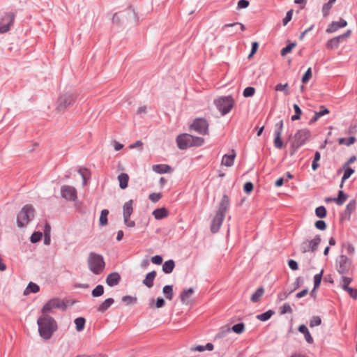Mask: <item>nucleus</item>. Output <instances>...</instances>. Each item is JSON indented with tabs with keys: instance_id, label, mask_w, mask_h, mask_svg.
Returning a JSON list of instances; mask_svg holds the SVG:
<instances>
[{
	"instance_id": "cd10ccee",
	"label": "nucleus",
	"mask_w": 357,
	"mask_h": 357,
	"mask_svg": "<svg viewBox=\"0 0 357 357\" xmlns=\"http://www.w3.org/2000/svg\"><path fill=\"white\" fill-rule=\"evenodd\" d=\"M343 169H344V172L343 176L342 177L341 183L340 185V187L341 188H343L344 182L346 180H347L354 173V169H353L351 167H349L348 166Z\"/></svg>"
},
{
	"instance_id": "412c9836",
	"label": "nucleus",
	"mask_w": 357,
	"mask_h": 357,
	"mask_svg": "<svg viewBox=\"0 0 357 357\" xmlns=\"http://www.w3.org/2000/svg\"><path fill=\"white\" fill-rule=\"evenodd\" d=\"M298 331L304 335L305 339L308 344H312L314 342L313 337H312L308 328L305 325H300L298 326Z\"/></svg>"
},
{
	"instance_id": "5fc2aeb1",
	"label": "nucleus",
	"mask_w": 357,
	"mask_h": 357,
	"mask_svg": "<svg viewBox=\"0 0 357 357\" xmlns=\"http://www.w3.org/2000/svg\"><path fill=\"white\" fill-rule=\"evenodd\" d=\"M314 226L317 229H319V230H325L326 229V223L325 222L324 220H317L314 223Z\"/></svg>"
},
{
	"instance_id": "13d9d810",
	"label": "nucleus",
	"mask_w": 357,
	"mask_h": 357,
	"mask_svg": "<svg viewBox=\"0 0 357 357\" xmlns=\"http://www.w3.org/2000/svg\"><path fill=\"white\" fill-rule=\"evenodd\" d=\"M162 197V194L161 193H151L149 195V199L151 201H152L153 202L155 203L157 202H158Z\"/></svg>"
},
{
	"instance_id": "c756f323",
	"label": "nucleus",
	"mask_w": 357,
	"mask_h": 357,
	"mask_svg": "<svg viewBox=\"0 0 357 357\" xmlns=\"http://www.w3.org/2000/svg\"><path fill=\"white\" fill-rule=\"evenodd\" d=\"M264 293V289L263 287H259L256 291L252 295L250 300L253 303H257L259 301L260 298Z\"/></svg>"
},
{
	"instance_id": "69168bd1",
	"label": "nucleus",
	"mask_w": 357,
	"mask_h": 357,
	"mask_svg": "<svg viewBox=\"0 0 357 357\" xmlns=\"http://www.w3.org/2000/svg\"><path fill=\"white\" fill-rule=\"evenodd\" d=\"M316 113H317V115H319L320 117L326 115V114H328L330 113V111L328 109H327L326 107H325L324 105H321L320 107V109L319 111L318 112H316Z\"/></svg>"
},
{
	"instance_id": "4be33fe9",
	"label": "nucleus",
	"mask_w": 357,
	"mask_h": 357,
	"mask_svg": "<svg viewBox=\"0 0 357 357\" xmlns=\"http://www.w3.org/2000/svg\"><path fill=\"white\" fill-rule=\"evenodd\" d=\"M114 303V300L112 298H109L105 300L97 308V311L100 313L105 312L111 305Z\"/></svg>"
},
{
	"instance_id": "6ab92c4d",
	"label": "nucleus",
	"mask_w": 357,
	"mask_h": 357,
	"mask_svg": "<svg viewBox=\"0 0 357 357\" xmlns=\"http://www.w3.org/2000/svg\"><path fill=\"white\" fill-rule=\"evenodd\" d=\"M153 170L158 174L169 173L172 171V167L165 164L155 165L152 167Z\"/></svg>"
},
{
	"instance_id": "4c0bfd02",
	"label": "nucleus",
	"mask_w": 357,
	"mask_h": 357,
	"mask_svg": "<svg viewBox=\"0 0 357 357\" xmlns=\"http://www.w3.org/2000/svg\"><path fill=\"white\" fill-rule=\"evenodd\" d=\"M356 141V139L354 136H351L348 138L347 140H346L345 138H340L338 139V143L340 144H345L347 146H351V144H354Z\"/></svg>"
},
{
	"instance_id": "6e6d98bb",
	"label": "nucleus",
	"mask_w": 357,
	"mask_h": 357,
	"mask_svg": "<svg viewBox=\"0 0 357 357\" xmlns=\"http://www.w3.org/2000/svg\"><path fill=\"white\" fill-rule=\"evenodd\" d=\"M312 77V70L311 68H309L302 77V82L305 84L307 83Z\"/></svg>"
},
{
	"instance_id": "aec40b11",
	"label": "nucleus",
	"mask_w": 357,
	"mask_h": 357,
	"mask_svg": "<svg viewBox=\"0 0 357 357\" xmlns=\"http://www.w3.org/2000/svg\"><path fill=\"white\" fill-rule=\"evenodd\" d=\"M156 271H153L147 273L145 278L143 280L142 283L148 288H151L153 286V281L156 277Z\"/></svg>"
},
{
	"instance_id": "49530a36",
	"label": "nucleus",
	"mask_w": 357,
	"mask_h": 357,
	"mask_svg": "<svg viewBox=\"0 0 357 357\" xmlns=\"http://www.w3.org/2000/svg\"><path fill=\"white\" fill-rule=\"evenodd\" d=\"M326 46L327 49L334 50L339 47V44H338V42L337 41V40H335V38H333L330 39L329 40H328Z\"/></svg>"
},
{
	"instance_id": "3c124183",
	"label": "nucleus",
	"mask_w": 357,
	"mask_h": 357,
	"mask_svg": "<svg viewBox=\"0 0 357 357\" xmlns=\"http://www.w3.org/2000/svg\"><path fill=\"white\" fill-rule=\"evenodd\" d=\"M274 146L277 149H282L283 147V142L281 139V135H280L279 133L275 135Z\"/></svg>"
},
{
	"instance_id": "774afa93",
	"label": "nucleus",
	"mask_w": 357,
	"mask_h": 357,
	"mask_svg": "<svg viewBox=\"0 0 357 357\" xmlns=\"http://www.w3.org/2000/svg\"><path fill=\"white\" fill-rule=\"evenodd\" d=\"M283 128V121H280L275 125V135L280 134L282 135Z\"/></svg>"
},
{
	"instance_id": "a878e982",
	"label": "nucleus",
	"mask_w": 357,
	"mask_h": 357,
	"mask_svg": "<svg viewBox=\"0 0 357 357\" xmlns=\"http://www.w3.org/2000/svg\"><path fill=\"white\" fill-rule=\"evenodd\" d=\"M118 180L119 181V187L121 189H126L128 185L129 176L126 173H121L118 176Z\"/></svg>"
},
{
	"instance_id": "72a5a7b5",
	"label": "nucleus",
	"mask_w": 357,
	"mask_h": 357,
	"mask_svg": "<svg viewBox=\"0 0 357 357\" xmlns=\"http://www.w3.org/2000/svg\"><path fill=\"white\" fill-rule=\"evenodd\" d=\"M348 198V195L342 190L338 192L337 197H336V204L339 206L342 205Z\"/></svg>"
},
{
	"instance_id": "864d4df0",
	"label": "nucleus",
	"mask_w": 357,
	"mask_h": 357,
	"mask_svg": "<svg viewBox=\"0 0 357 357\" xmlns=\"http://www.w3.org/2000/svg\"><path fill=\"white\" fill-rule=\"evenodd\" d=\"M351 31L347 30L344 33L338 36L334 37L335 40L338 42V44L340 45V43H342L344 39L349 37L351 36Z\"/></svg>"
},
{
	"instance_id": "6e6552de",
	"label": "nucleus",
	"mask_w": 357,
	"mask_h": 357,
	"mask_svg": "<svg viewBox=\"0 0 357 357\" xmlns=\"http://www.w3.org/2000/svg\"><path fill=\"white\" fill-rule=\"evenodd\" d=\"M335 263L337 271L340 275H349L351 271V259L346 255H342L337 258Z\"/></svg>"
},
{
	"instance_id": "052dcab7",
	"label": "nucleus",
	"mask_w": 357,
	"mask_h": 357,
	"mask_svg": "<svg viewBox=\"0 0 357 357\" xmlns=\"http://www.w3.org/2000/svg\"><path fill=\"white\" fill-rule=\"evenodd\" d=\"M192 141L193 142V146H202L204 143V139L200 137H194L193 136V140H192Z\"/></svg>"
},
{
	"instance_id": "f704fd0d",
	"label": "nucleus",
	"mask_w": 357,
	"mask_h": 357,
	"mask_svg": "<svg viewBox=\"0 0 357 357\" xmlns=\"http://www.w3.org/2000/svg\"><path fill=\"white\" fill-rule=\"evenodd\" d=\"M109 214V211L107 209H103L100 213V225L105 226L107 225V215Z\"/></svg>"
},
{
	"instance_id": "bf43d9fd",
	"label": "nucleus",
	"mask_w": 357,
	"mask_h": 357,
	"mask_svg": "<svg viewBox=\"0 0 357 357\" xmlns=\"http://www.w3.org/2000/svg\"><path fill=\"white\" fill-rule=\"evenodd\" d=\"M254 185L251 182H246L243 185V190L245 193H250L253 190Z\"/></svg>"
},
{
	"instance_id": "09e8293b",
	"label": "nucleus",
	"mask_w": 357,
	"mask_h": 357,
	"mask_svg": "<svg viewBox=\"0 0 357 357\" xmlns=\"http://www.w3.org/2000/svg\"><path fill=\"white\" fill-rule=\"evenodd\" d=\"M255 93V89L252 86H248L246 87L243 92V95L245 98H250L252 97Z\"/></svg>"
},
{
	"instance_id": "1a4fd4ad",
	"label": "nucleus",
	"mask_w": 357,
	"mask_h": 357,
	"mask_svg": "<svg viewBox=\"0 0 357 357\" xmlns=\"http://www.w3.org/2000/svg\"><path fill=\"white\" fill-rule=\"evenodd\" d=\"M67 305L64 301L59 298L55 297L48 301L43 307L41 312L42 314H47L54 309H61L66 310Z\"/></svg>"
},
{
	"instance_id": "a18cd8bd",
	"label": "nucleus",
	"mask_w": 357,
	"mask_h": 357,
	"mask_svg": "<svg viewBox=\"0 0 357 357\" xmlns=\"http://www.w3.org/2000/svg\"><path fill=\"white\" fill-rule=\"evenodd\" d=\"M121 300L126 305L136 304L137 302V298L131 296H124L122 297Z\"/></svg>"
},
{
	"instance_id": "f3484780",
	"label": "nucleus",
	"mask_w": 357,
	"mask_h": 357,
	"mask_svg": "<svg viewBox=\"0 0 357 357\" xmlns=\"http://www.w3.org/2000/svg\"><path fill=\"white\" fill-rule=\"evenodd\" d=\"M133 200L130 199L126 202L123 206V220H126L127 218H130V215L133 212Z\"/></svg>"
},
{
	"instance_id": "79ce46f5",
	"label": "nucleus",
	"mask_w": 357,
	"mask_h": 357,
	"mask_svg": "<svg viewBox=\"0 0 357 357\" xmlns=\"http://www.w3.org/2000/svg\"><path fill=\"white\" fill-rule=\"evenodd\" d=\"M323 273L324 270L322 269L319 273H317L314 276V287L315 288L319 287L321 282Z\"/></svg>"
},
{
	"instance_id": "ea45409f",
	"label": "nucleus",
	"mask_w": 357,
	"mask_h": 357,
	"mask_svg": "<svg viewBox=\"0 0 357 357\" xmlns=\"http://www.w3.org/2000/svg\"><path fill=\"white\" fill-rule=\"evenodd\" d=\"M315 214L318 218H324L327 215V211L324 206H320L316 208Z\"/></svg>"
},
{
	"instance_id": "0eeeda50",
	"label": "nucleus",
	"mask_w": 357,
	"mask_h": 357,
	"mask_svg": "<svg viewBox=\"0 0 357 357\" xmlns=\"http://www.w3.org/2000/svg\"><path fill=\"white\" fill-rule=\"evenodd\" d=\"M76 100V94L74 92H68L61 94L57 100L56 110L63 112L69 107L72 106Z\"/></svg>"
},
{
	"instance_id": "2f4dec72",
	"label": "nucleus",
	"mask_w": 357,
	"mask_h": 357,
	"mask_svg": "<svg viewBox=\"0 0 357 357\" xmlns=\"http://www.w3.org/2000/svg\"><path fill=\"white\" fill-rule=\"evenodd\" d=\"M274 314L275 312L273 310H269L264 313L257 315V319L261 321H266L268 320Z\"/></svg>"
},
{
	"instance_id": "603ef678",
	"label": "nucleus",
	"mask_w": 357,
	"mask_h": 357,
	"mask_svg": "<svg viewBox=\"0 0 357 357\" xmlns=\"http://www.w3.org/2000/svg\"><path fill=\"white\" fill-rule=\"evenodd\" d=\"M344 290L347 291L352 298H357V289L345 286Z\"/></svg>"
},
{
	"instance_id": "b1692460",
	"label": "nucleus",
	"mask_w": 357,
	"mask_h": 357,
	"mask_svg": "<svg viewBox=\"0 0 357 357\" xmlns=\"http://www.w3.org/2000/svg\"><path fill=\"white\" fill-rule=\"evenodd\" d=\"M153 215L156 220H161L168 215V211L165 208H156L153 211Z\"/></svg>"
},
{
	"instance_id": "f03ea898",
	"label": "nucleus",
	"mask_w": 357,
	"mask_h": 357,
	"mask_svg": "<svg viewBox=\"0 0 357 357\" xmlns=\"http://www.w3.org/2000/svg\"><path fill=\"white\" fill-rule=\"evenodd\" d=\"M229 207V197L227 195H224L220 202L218 211H217L211 224V231L212 233H217L220 230Z\"/></svg>"
},
{
	"instance_id": "a211bd4d",
	"label": "nucleus",
	"mask_w": 357,
	"mask_h": 357,
	"mask_svg": "<svg viewBox=\"0 0 357 357\" xmlns=\"http://www.w3.org/2000/svg\"><path fill=\"white\" fill-rule=\"evenodd\" d=\"M195 290L192 287L183 289L180 294V299L181 303L183 304H188L189 298L192 296Z\"/></svg>"
},
{
	"instance_id": "0e129e2a",
	"label": "nucleus",
	"mask_w": 357,
	"mask_h": 357,
	"mask_svg": "<svg viewBox=\"0 0 357 357\" xmlns=\"http://www.w3.org/2000/svg\"><path fill=\"white\" fill-rule=\"evenodd\" d=\"M249 1L248 0H239L237 4L238 9L246 8L249 6Z\"/></svg>"
},
{
	"instance_id": "9b49d317",
	"label": "nucleus",
	"mask_w": 357,
	"mask_h": 357,
	"mask_svg": "<svg viewBox=\"0 0 357 357\" xmlns=\"http://www.w3.org/2000/svg\"><path fill=\"white\" fill-rule=\"evenodd\" d=\"M208 122L204 118L195 119L190 126V128L200 135L208 133Z\"/></svg>"
},
{
	"instance_id": "de8ad7c7",
	"label": "nucleus",
	"mask_w": 357,
	"mask_h": 357,
	"mask_svg": "<svg viewBox=\"0 0 357 357\" xmlns=\"http://www.w3.org/2000/svg\"><path fill=\"white\" fill-rule=\"evenodd\" d=\"M275 90L277 91H284L285 95H288L289 93L288 84H278L275 86Z\"/></svg>"
},
{
	"instance_id": "c85d7f7f",
	"label": "nucleus",
	"mask_w": 357,
	"mask_h": 357,
	"mask_svg": "<svg viewBox=\"0 0 357 357\" xmlns=\"http://www.w3.org/2000/svg\"><path fill=\"white\" fill-rule=\"evenodd\" d=\"M162 293L164 294L165 298L167 300H172L174 297V291H173V286L172 285H165L162 288Z\"/></svg>"
},
{
	"instance_id": "680f3d73",
	"label": "nucleus",
	"mask_w": 357,
	"mask_h": 357,
	"mask_svg": "<svg viewBox=\"0 0 357 357\" xmlns=\"http://www.w3.org/2000/svg\"><path fill=\"white\" fill-rule=\"evenodd\" d=\"M291 312H292V310H291L290 305L289 303H284L281 308L280 313L282 314H284L286 313H291Z\"/></svg>"
},
{
	"instance_id": "bb28decb",
	"label": "nucleus",
	"mask_w": 357,
	"mask_h": 357,
	"mask_svg": "<svg viewBox=\"0 0 357 357\" xmlns=\"http://www.w3.org/2000/svg\"><path fill=\"white\" fill-rule=\"evenodd\" d=\"M356 206V202L355 199L351 200L348 204L346 206V208L344 211L345 217L347 216V218L349 219L351 214L354 211Z\"/></svg>"
},
{
	"instance_id": "58836bf2",
	"label": "nucleus",
	"mask_w": 357,
	"mask_h": 357,
	"mask_svg": "<svg viewBox=\"0 0 357 357\" xmlns=\"http://www.w3.org/2000/svg\"><path fill=\"white\" fill-rule=\"evenodd\" d=\"M104 294V287L101 284L97 285L91 291L93 297H99Z\"/></svg>"
},
{
	"instance_id": "2eb2a0df",
	"label": "nucleus",
	"mask_w": 357,
	"mask_h": 357,
	"mask_svg": "<svg viewBox=\"0 0 357 357\" xmlns=\"http://www.w3.org/2000/svg\"><path fill=\"white\" fill-rule=\"evenodd\" d=\"M347 25V22L345 20L340 18L339 21L332 22L327 27L326 33H331L335 32L340 28L345 27Z\"/></svg>"
},
{
	"instance_id": "8fccbe9b",
	"label": "nucleus",
	"mask_w": 357,
	"mask_h": 357,
	"mask_svg": "<svg viewBox=\"0 0 357 357\" xmlns=\"http://www.w3.org/2000/svg\"><path fill=\"white\" fill-rule=\"evenodd\" d=\"M321 324V319L319 316H313L310 321V326L311 328L318 326Z\"/></svg>"
},
{
	"instance_id": "f8f14e48",
	"label": "nucleus",
	"mask_w": 357,
	"mask_h": 357,
	"mask_svg": "<svg viewBox=\"0 0 357 357\" xmlns=\"http://www.w3.org/2000/svg\"><path fill=\"white\" fill-rule=\"evenodd\" d=\"M14 20L15 15L13 13H5L0 18V33L8 31Z\"/></svg>"
},
{
	"instance_id": "a19ab883",
	"label": "nucleus",
	"mask_w": 357,
	"mask_h": 357,
	"mask_svg": "<svg viewBox=\"0 0 357 357\" xmlns=\"http://www.w3.org/2000/svg\"><path fill=\"white\" fill-rule=\"evenodd\" d=\"M296 43H291L288 44L286 47H283L281 50L280 54L282 56H285L289 52H291L292 49L296 47Z\"/></svg>"
},
{
	"instance_id": "7ed1b4c3",
	"label": "nucleus",
	"mask_w": 357,
	"mask_h": 357,
	"mask_svg": "<svg viewBox=\"0 0 357 357\" xmlns=\"http://www.w3.org/2000/svg\"><path fill=\"white\" fill-rule=\"evenodd\" d=\"M87 264L89 270L96 275L100 274L105 266L103 257L95 252L89 253Z\"/></svg>"
},
{
	"instance_id": "4d7b16f0",
	"label": "nucleus",
	"mask_w": 357,
	"mask_h": 357,
	"mask_svg": "<svg viewBox=\"0 0 357 357\" xmlns=\"http://www.w3.org/2000/svg\"><path fill=\"white\" fill-rule=\"evenodd\" d=\"M346 275H342V287L344 289V287H349V284L352 282L353 279L351 277H347Z\"/></svg>"
},
{
	"instance_id": "37998d69",
	"label": "nucleus",
	"mask_w": 357,
	"mask_h": 357,
	"mask_svg": "<svg viewBox=\"0 0 357 357\" xmlns=\"http://www.w3.org/2000/svg\"><path fill=\"white\" fill-rule=\"evenodd\" d=\"M42 236H43L42 232H40V231H34L31 234V236L30 237V241L32 243H38V241H40Z\"/></svg>"
},
{
	"instance_id": "338daca9",
	"label": "nucleus",
	"mask_w": 357,
	"mask_h": 357,
	"mask_svg": "<svg viewBox=\"0 0 357 357\" xmlns=\"http://www.w3.org/2000/svg\"><path fill=\"white\" fill-rule=\"evenodd\" d=\"M151 262L156 265H160L162 263V257L160 255H155L151 257Z\"/></svg>"
},
{
	"instance_id": "dca6fc26",
	"label": "nucleus",
	"mask_w": 357,
	"mask_h": 357,
	"mask_svg": "<svg viewBox=\"0 0 357 357\" xmlns=\"http://www.w3.org/2000/svg\"><path fill=\"white\" fill-rule=\"evenodd\" d=\"M121 281V275L117 272H113L109 274L106 278V283L109 287L117 285Z\"/></svg>"
},
{
	"instance_id": "4468645a",
	"label": "nucleus",
	"mask_w": 357,
	"mask_h": 357,
	"mask_svg": "<svg viewBox=\"0 0 357 357\" xmlns=\"http://www.w3.org/2000/svg\"><path fill=\"white\" fill-rule=\"evenodd\" d=\"M61 196L68 201H75L77 198V190L70 185H63L61 188Z\"/></svg>"
},
{
	"instance_id": "393cba45",
	"label": "nucleus",
	"mask_w": 357,
	"mask_h": 357,
	"mask_svg": "<svg viewBox=\"0 0 357 357\" xmlns=\"http://www.w3.org/2000/svg\"><path fill=\"white\" fill-rule=\"evenodd\" d=\"M175 267V262L173 259L166 261L162 264V271L166 274L171 273Z\"/></svg>"
},
{
	"instance_id": "e2e57ef3",
	"label": "nucleus",
	"mask_w": 357,
	"mask_h": 357,
	"mask_svg": "<svg viewBox=\"0 0 357 357\" xmlns=\"http://www.w3.org/2000/svg\"><path fill=\"white\" fill-rule=\"evenodd\" d=\"M292 15H293L292 10H290L287 13L285 17L282 20V23L284 26L287 25V23L291 20Z\"/></svg>"
},
{
	"instance_id": "20e7f679",
	"label": "nucleus",
	"mask_w": 357,
	"mask_h": 357,
	"mask_svg": "<svg viewBox=\"0 0 357 357\" xmlns=\"http://www.w3.org/2000/svg\"><path fill=\"white\" fill-rule=\"evenodd\" d=\"M35 209L31 204H26L22 207L17 215V225L18 227H26L34 218Z\"/></svg>"
},
{
	"instance_id": "9d476101",
	"label": "nucleus",
	"mask_w": 357,
	"mask_h": 357,
	"mask_svg": "<svg viewBox=\"0 0 357 357\" xmlns=\"http://www.w3.org/2000/svg\"><path fill=\"white\" fill-rule=\"evenodd\" d=\"M321 241L320 235H316L312 240H305L300 245V250L303 253L308 252H314L317 251L319 245Z\"/></svg>"
},
{
	"instance_id": "c9c22d12",
	"label": "nucleus",
	"mask_w": 357,
	"mask_h": 357,
	"mask_svg": "<svg viewBox=\"0 0 357 357\" xmlns=\"http://www.w3.org/2000/svg\"><path fill=\"white\" fill-rule=\"evenodd\" d=\"M293 107H294L295 114L293 116H291V121H296V120H298L301 119V116L302 114V110L297 104H294Z\"/></svg>"
},
{
	"instance_id": "423d86ee",
	"label": "nucleus",
	"mask_w": 357,
	"mask_h": 357,
	"mask_svg": "<svg viewBox=\"0 0 357 357\" xmlns=\"http://www.w3.org/2000/svg\"><path fill=\"white\" fill-rule=\"evenodd\" d=\"M234 100L231 96H221L214 100V104L222 116L228 114L234 105Z\"/></svg>"
},
{
	"instance_id": "f257e3e1",
	"label": "nucleus",
	"mask_w": 357,
	"mask_h": 357,
	"mask_svg": "<svg viewBox=\"0 0 357 357\" xmlns=\"http://www.w3.org/2000/svg\"><path fill=\"white\" fill-rule=\"evenodd\" d=\"M40 336L45 340H50L58 326L55 319L48 314H43L37 320Z\"/></svg>"
},
{
	"instance_id": "c03bdc74",
	"label": "nucleus",
	"mask_w": 357,
	"mask_h": 357,
	"mask_svg": "<svg viewBox=\"0 0 357 357\" xmlns=\"http://www.w3.org/2000/svg\"><path fill=\"white\" fill-rule=\"evenodd\" d=\"M245 325L243 323H238L234 325L231 328L232 331L236 334H241L244 331Z\"/></svg>"
},
{
	"instance_id": "ddd939ff",
	"label": "nucleus",
	"mask_w": 357,
	"mask_h": 357,
	"mask_svg": "<svg viewBox=\"0 0 357 357\" xmlns=\"http://www.w3.org/2000/svg\"><path fill=\"white\" fill-rule=\"evenodd\" d=\"M193 136L183 133L181 134L176 137V144L179 149L185 150L189 147L193 146Z\"/></svg>"
},
{
	"instance_id": "e433bc0d",
	"label": "nucleus",
	"mask_w": 357,
	"mask_h": 357,
	"mask_svg": "<svg viewBox=\"0 0 357 357\" xmlns=\"http://www.w3.org/2000/svg\"><path fill=\"white\" fill-rule=\"evenodd\" d=\"M333 4L328 1L327 3H325L323 5L322 8H321V13H322L324 17H326L329 15L330 10H331V8L333 7Z\"/></svg>"
},
{
	"instance_id": "5701e85b",
	"label": "nucleus",
	"mask_w": 357,
	"mask_h": 357,
	"mask_svg": "<svg viewBox=\"0 0 357 357\" xmlns=\"http://www.w3.org/2000/svg\"><path fill=\"white\" fill-rule=\"evenodd\" d=\"M232 151L234 152V150ZM235 157V153L230 155H224L222 159V164L227 167H231L234 165Z\"/></svg>"
},
{
	"instance_id": "473e14b6",
	"label": "nucleus",
	"mask_w": 357,
	"mask_h": 357,
	"mask_svg": "<svg viewBox=\"0 0 357 357\" xmlns=\"http://www.w3.org/2000/svg\"><path fill=\"white\" fill-rule=\"evenodd\" d=\"M76 330L77 331H82L84 328L86 320L84 317H77L74 321Z\"/></svg>"
},
{
	"instance_id": "7c9ffc66",
	"label": "nucleus",
	"mask_w": 357,
	"mask_h": 357,
	"mask_svg": "<svg viewBox=\"0 0 357 357\" xmlns=\"http://www.w3.org/2000/svg\"><path fill=\"white\" fill-rule=\"evenodd\" d=\"M39 290L40 287L37 284L30 282L24 290V294L26 295L29 293H37Z\"/></svg>"
},
{
	"instance_id": "39448f33",
	"label": "nucleus",
	"mask_w": 357,
	"mask_h": 357,
	"mask_svg": "<svg viewBox=\"0 0 357 357\" xmlns=\"http://www.w3.org/2000/svg\"><path fill=\"white\" fill-rule=\"evenodd\" d=\"M311 132L307 128L298 130L294 135V141L291 144V155L294 154L301 146L304 145L310 138Z\"/></svg>"
}]
</instances>
